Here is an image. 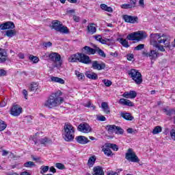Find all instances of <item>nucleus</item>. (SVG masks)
Wrapping results in <instances>:
<instances>
[{
    "instance_id": "1",
    "label": "nucleus",
    "mask_w": 175,
    "mask_h": 175,
    "mask_svg": "<svg viewBox=\"0 0 175 175\" xmlns=\"http://www.w3.org/2000/svg\"><path fill=\"white\" fill-rule=\"evenodd\" d=\"M150 43L151 46H158V44H163L165 47H170V36L163 33L151 34Z\"/></svg>"
},
{
    "instance_id": "2",
    "label": "nucleus",
    "mask_w": 175,
    "mask_h": 175,
    "mask_svg": "<svg viewBox=\"0 0 175 175\" xmlns=\"http://www.w3.org/2000/svg\"><path fill=\"white\" fill-rule=\"evenodd\" d=\"M62 92L57 91L54 94H52L47 100L44 103V106L48 107V109H53L59 106L62 103H64V98L61 97Z\"/></svg>"
},
{
    "instance_id": "15",
    "label": "nucleus",
    "mask_w": 175,
    "mask_h": 175,
    "mask_svg": "<svg viewBox=\"0 0 175 175\" xmlns=\"http://www.w3.org/2000/svg\"><path fill=\"white\" fill-rule=\"evenodd\" d=\"M122 96L126 99H135L137 96V93L136 91L131 90L130 92H125Z\"/></svg>"
},
{
    "instance_id": "42",
    "label": "nucleus",
    "mask_w": 175,
    "mask_h": 175,
    "mask_svg": "<svg viewBox=\"0 0 175 175\" xmlns=\"http://www.w3.org/2000/svg\"><path fill=\"white\" fill-rule=\"evenodd\" d=\"M40 169H41L40 174H44V173H47V172H49V167L47 165H42L41 166Z\"/></svg>"
},
{
    "instance_id": "21",
    "label": "nucleus",
    "mask_w": 175,
    "mask_h": 175,
    "mask_svg": "<svg viewBox=\"0 0 175 175\" xmlns=\"http://www.w3.org/2000/svg\"><path fill=\"white\" fill-rule=\"evenodd\" d=\"M118 103L119 105H122V106H129V107L133 106V103L125 98H120L119 100Z\"/></svg>"
},
{
    "instance_id": "60",
    "label": "nucleus",
    "mask_w": 175,
    "mask_h": 175,
    "mask_svg": "<svg viewBox=\"0 0 175 175\" xmlns=\"http://www.w3.org/2000/svg\"><path fill=\"white\" fill-rule=\"evenodd\" d=\"M73 19L74 21H76V23H79V21H80V18L79 16H74Z\"/></svg>"
},
{
    "instance_id": "6",
    "label": "nucleus",
    "mask_w": 175,
    "mask_h": 175,
    "mask_svg": "<svg viewBox=\"0 0 175 175\" xmlns=\"http://www.w3.org/2000/svg\"><path fill=\"white\" fill-rule=\"evenodd\" d=\"M147 38V33L144 31H138L129 34L126 37L128 40H136L137 42H140L143 39Z\"/></svg>"
},
{
    "instance_id": "39",
    "label": "nucleus",
    "mask_w": 175,
    "mask_h": 175,
    "mask_svg": "<svg viewBox=\"0 0 175 175\" xmlns=\"http://www.w3.org/2000/svg\"><path fill=\"white\" fill-rule=\"evenodd\" d=\"M6 36L8 38H13L16 35V30L10 29L5 32Z\"/></svg>"
},
{
    "instance_id": "23",
    "label": "nucleus",
    "mask_w": 175,
    "mask_h": 175,
    "mask_svg": "<svg viewBox=\"0 0 175 175\" xmlns=\"http://www.w3.org/2000/svg\"><path fill=\"white\" fill-rule=\"evenodd\" d=\"M82 52L84 53V54H88L89 55H91V54H94L95 53V49L85 46L82 49Z\"/></svg>"
},
{
    "instance_id": "40",
    "label": "nucleus",
    "mask_w": 175,
    "mask_h": 175,
    "mask_svg": "<svg viewBox=\"0 0 175 175\" xmlns=\"http://www.w3.org/2000/svg\"><path fill=\"white\" fill-rule=\"evenodd\" d=\"M105 146L112 148L113 151H118V146L114 144H105Z\"/></svg>"
},
{
    "instance_id": "56",
    "label": "nucleus",
    "mask_w": 175,
    "mask_h": 175,
    "mask_svg": "<svg viewBox=\"0 0 175 175\" xmlns=\"http://www.w3.org/2000/svg\"><path fill=\"white\" fill-rule=\"evenodd\" d=\"M8 72L3 69H0V76H5Z\"/></svg>"
},
{
    "instance_id": "43",
    "label": "nucleus",
    "mask_w": 175,
    "mask_h": 175,
    "mask_svg": "<svg viewBox=\"0 0 175 175\" xmlns=\"http://www.w3.org/2000/svg\"><path fill=\"white\" fill-rule=\"evenodd\" d=\"M116 135H124V129L120 126H116V130L115 131Z\"/></svg>"
},
{
    "instance_id": "13",
    "label": "nucleus",
    "mask_w": 175,
    "mask_h": 175,
    "mask_svg": "<svg viewBox=\"0 0 175 175\" xmlns=\"http://www.w3.org/2000/svg\"><path fill=\"white\" fill-rule=\"evenodd\" d=\"M92 68L95 70H103L106 68V64L103 62L98 63V61H93L92 62Z\"/></svg>"
},
{
    "instance_id": "52",
    "label": "nucleus",
    "mask_w": 175,
    "mask_h": 175,
    "mask_svg": "<svg viewBox=\"0 0 175 175\" xmlns=\"http://www.w3.org/2000/svg\"><path fill=\"white\" fill-rule=\"evenodd\" d=\"M143 49H144V44H140L135 48V50L140 51L143 50Z\"/></svg>"
},
{
    "instance_id": "3",
    "label": "nucleus",
    "mask_w": 175,
    "mask_h": 175,
    "mask_svg": "<svg viewBox=\"0 0 175 175\" xmlns=\"http://www.w3.org/2000/svg\"><path fill=\"white\" fill-rule=\"evenodd\" d=\"M68 62H81L82 64H91V59L87 55L77 53L68 57Z\"/></svg>"
},
{
    "instance_id": "34",
    "label": "nucleus",
    "mask_w": 175,
    "mask_h": 175,
    "mask_svg": "<svg viewBox=\"0 0 175 175\" xmlns=\"http://www.w3.org/2000/svg\"><path fill=\"white\" fill-rule=\"evenodd\" d=\"M107 129L109 133H116V131L117 129V126L113 125H108L107 126Z\"/></svg>"
},
{
    "instance_id": "32",
    "label": "nucleus",
    "mask_w": 175,
    "mask_h": 175,
    "mask_svg": "<svg viewBox=\"0 0 175 175\" xmlns=\"http://www.w3.org/2000/svg\"><path fill=\"white\" fill-rule=\"evenodd\" d=\"M100 8L102 9V10H105L109 13H111L113 12V8H111V7L107 6L106 4H100Z\"/></svg>"
},
{
    "instance_id": "36",
    "label": "nucleus",
    "mask_w": 175,
    "mask_h": 175,
    "mask_svg": "<svg viewBox=\"0 0 175 175\" xmlns=\"http://www.w3.org/2000/svg\"><path fill=\"white\" fill-rule=\"evenodd\" d=\"M94 38L96 40L100 42V43H102V44H106L107 42V40L103 38L102 36L100 35L95 36Z\"/></svg>"
},
{
    "instance_id": "16",
    "label": "nucleus",
    "mask_w": 175,
    "mask_h": 175,
    "mask_svg": "<svg viewBox=\"0 0 175 175\" xmlns=\"http://www.w3.org/2000/svg\"><path fill=\"white\" fill-rule=\"evenodd\" d=\"M8 59V53L5 49L0 48V64L6 62Z\"/></svg>"
},
{
    "instance_id": "12",
    "label": "nucleus",
    "mask_w": 175,
    "mask_h": 175,
    "mask_svg": "<svg viewBox=\"0 0 175 175\" xmlns=\"http://www.w3.org/2000/svg\"><path fill=\"white\" fill-rule=\"evenodd\" d=\"M39 135V133H37L35 136L31 137L30 138L31 140H33L35 143V144H46V143H49L50 140L47 139V137L41 138L40 139L38 140V136Z\"/></svg>"
},
{
    "instance_id": "48",
    "label": "nucleus",
    "mask_w": 175,
    "mask_h": 175,
    "mask_svg": "<svg viewBox=\"0 0 175 175\" xmlns=\"http://www.w3.org/2000/svg\"><path fill=\"white\" fill-rule=\"evenodd\" d=\"M42 46L45 49H49V47H51L53 46V43H51V42H43Z\"/></svg>"
},
{
    "instance_id": "25",
    "label": "nucleus",
    "mask_w": 175,
    "mask_h": 175,
    "mask_svg": "<svg viewBox=\"0 0 175 175\" xmlns=\"http://www.w3.org/2000/svg\"><path fill=\"white\" fill-rule=\"evenodd\" d=\"M85 76L88 79H90L91 80H97L98 79V75L95 72L87 71L85 72Z\"/></svg>"
},
{
    "instance_id": "26",
    "label": "nucleus",
    "mask_w": 175,
    "mask_h": 175,
    "mask_svg": "<svg viewBox=\"0 0 175 175\" xmlns=\"http://www.w3.org/2000/svg\"><path fill=\"white\" fill-rule=\"evenodd\" d=\"M136 6V2L132 1L131 3L122 4L120 5L121 9H132Z\"/></svg>"
},
{
    "instance_id": "47",
    "label": "nucleus",
    "mask_w": 175,
    "mask_h": 175,
    "mask_svg": "<svg viewBox=\"0 0 175 175\" xmlns=\"http://www.w3.org/2000/svg\"><path fill=\"white\" fill-rule=\"evenodd\" d=\"M55 167H57V169H59L60 170H64V169H65V165L61 163H57L55 164Z\"/></svg>"
},
{
    "instance_id": "63",
    "label": "nucleus",
    "mask_w": 175,
    "mask_h": 175,
    "mask_svg": "<svg viewBox=\"0 0 175 175\" xmlns=\"http://www.w3.org/2000/svg\"><path fill=\"white\" fill-rule=\"evenodd\" d=\"M49 171L51 172L52 173H56L57 170H55L54 167H51L49 168Z\"/></svg>"
},
{
    "instance_id": "30",
    "label": "nucleus",
    "mask_w": 175,
    "mask_h": 175,
    "mask_svg": "<svg viewBox=\"0 0 175 175\" xmlns=\"http://www.w3.org/2000/svg\"><path fill=\"white\" fill-rule=\"evenodd\" d=\"M57 32H60V33H69V29H68V27L64 26V25H62L59 27V29L57 30Z\"/></svg>"
},
{
    "instance_id": "35",
    "label": "nucleus",
    "mask_w": 175,
    "mask_h": 175,
    "mask_svg": "<svg viewBox=\"0 0 175 175\" xmlns=\"http://www.w3.org/2000/svg\"><path fill=\"white\" fill-rule=\"evenodd\" d=\"M75 74L79 81L84 80L85 79V76L83 73L80 72V71L75 70Z\"/></svg>"
},
{
    "instance_id": "9",
    "label": "nucleus",
    "mask_w": 175,
    "mask_h": 175,
    "mask_svg": "<svg viewBox=\"0 0 175 175\" xmlns=\"http://www.w3.org/2000/svg\"><path fill=\"white\" fill-rule=\"evenodd\" d=\"M126 159L127 161H129V162H135L137 163L139 162V157L136 155L135 152L132 149H129L128 152L126 153Z\"/></svg>"
},
{
    "instance_id": "55",
    "label": "nucleus",
    "mask_w": 175,
    "mask_h": 175,
    "mask_svg": "<svg viewBox=\"0 0 175 175\" xmlns=\"http://www.w3.org/2000/svg\"><path fill=\"white\" fill-rule=\"evenodd\" d=\"M126 57H127L128 61H133V58H134L133 54L130 53V54L127 55Z\"/></svg>"
},
{
    "instance_id": "10",
    "label": "nucleus",
    "mask_w": 175,
    "mask_h": 175,
    "mask_svg": "<svg viewBox=\"0 0 175 175\" xmlns=\"http://www.w3.org/2000/svg\"><path fill=\"white\" fill-rule=\"evenodd\" d=\"M77 130L79 132H81L82 133H90L91 132L92 129L90 125L87 123L80 124L78 127Z\"/></svg>"
},
{
    "instance_id": "28",
    "label": "nucleus",
    "mask_w": 175,
    "mask_h": 175,
    "mask_svg": "<svg viewBox=\"0 0 175 175\" xmlns=\"http://www.w3.org/2000/svg\"><path fill=\"white\" fill-rule=\"evenodd\" d=\"M102 151L104 152L105 155H107V157H110V155L112 154L111 150H110V147L107 146L106 144L103 146Z\"/></svg>"
},
{
    "instance_id": "20",
    "label": "nucleus",
    "mask_w": 175,
    "mask_h": 175,
    "mask_svg": "<svg viewBox=\"0 0 175 175\" xmlns=\"http://www.w3.org/2000/svg\"><path fill=\"white\" fill-rule=\"evenodd\" d=\"M49 81L52 83H58L59 84H65V80L58 77H51Z\"/></svg>"
},
{
    "instance_id": "7",
    "label": "nucleus",
    "mask_w": 175,
    "mask_h": 175,
    "mask_svg": "<svg viewBox=\"0 0 175 175\" xmlns=\"http://www.w3.org/2000/svg\"><path fill=\"white\" fill-rule=\"evenodd\" d=\"M143 55L144 57L149 58L151 61V64H154L158 59V57H161L162 54L157 52L155 50H150L149 52H144Z\"/></svg>"
},
{
    "instance_id": "59",
    "label": "nucleus",
    "mask_w": 175,
    "mask_h": 175,
    "mask_svg": "<svg viewBox=\"0 0 175 175\" xmlns=\"http://www.w3.org/2000/svg\"><path fill=\"white\" fill-rule=\"evenodd\" d=\"M107 175H118V173L114 172V171H111L107 173Z\"/></svg>"
},
{
    "instance_id": "5",
    "label": "nucleus",
    "mask_w": 175,
    "mask_h": 175,
    "mask_svg": "<svg viewBox=\"0 0 175 175\" xmlns=\"http://www.w3.org/2000/svg\"><path fill=\"white\" fill-rule=\"evenodd\" d=\"M129 76L135 81V84L138 85L143 83V77H142V73L136 69H131L128 71Z\"/></svg>"
},
{
    "instance_id": "14",
    "label": "nucleus",
    "mask_w": 175,
    "mask_h": 175,
    "mask_svg": "<svg viewBox=\"0 0 175 175\" xmlns=\"http://www.w3.org/2000/svg\"><path fill=\"white\" fill-rule=\"evenodd\" d=\"M21 113H23V108L20 105H14L11 109V114L14 117L20 116Z\"/></svg>"
},
{
    "instance_id": "54",
    "label": "nucleus",
    "mask_w": 175,
    "mask_h": 175,
    "mask_svg": "<svg viewBox=\"0 0 175 175\" xmlns=\"http://www.w3.org/2000/svg\"><path fill=\"white\" fill-rule=\"evenodd\" d=\"M170 136L172 140H174L175 142V130L174 129H172L170 131Z\"/></svg>"
},
{
    "instance_id": "8",
    "label": "nucleus",
    "mask_w": 175,
    "mask_h": 175,
    "mask_svg": "<svg viewBox=\"0 0 175 175\" xmlns=\"http://www.w3.org/2000/svg\"><path fill=\"white\" fill-rule=\"evenodd\" d=\"M46 55H49V59L51 61H53V62H57V64L56 65L57 68H59V66L62 65V63L61 62V55L57 53H51V54L46 53Z\"/></svg>"
},
{
    "instance_id": "44",
    "label": "nucleus",
    "mask_w": 175,
    "mask_h": 175,
    "mask_svg": "<svg viewBox=\"0 0 175 175\" xmlns=\"http://www.w3.org/2000/svg\"><path fill=\"white\" fill-rule=\"evenodd\" d=\"M6 123L3 122V120H0V132H2V131H5L6 129Z\"/></svg>"
},
{
    "instance_id": "27",
    "label": "nucleus",
    "mask_w": 175,
    "mask_h": 175,
    "mask_svg": "<svg viewBox=\"0 0 175 175\" xmlns=\"http://www.w3.org/2000/svg\"><path fill=\"white\" fill-rule=\"evenodd\" d=\"M62 25V23L59 21H54L52 22V28L58 32V30Z\"/></svg>"
},
{
    "instance_id": "29",
    "label": "nucleus",
    "mask_w": 175,
    "mask_h": 175,
    "mask_svg": "<svg viewBox=\"0 0 175 175\" xmlns=\"http://www.w3.org/2000/svg\"><path fill=\"white\" fill-rule=\"evenodd\" d=\"M96 161V157L95 156L90 157L88 159V166H89V167H92L94 165H95Z\"/></svg>"
},
{
    "instance_id": "18",
    "label": "nucleus",
    "mask_w": 175,
    "mask_h": 175,
    "mask_svg": "<svg viewBox=\"0 0 175 175\" xmlns=\"http://www.w3.org/2000/svg\"><path fill=\"white\" fill-rule=\"evenodd\" d=\"M75 140L79 144H87V143H90V140L88 138H87L85 136L83 135H79L75 137Z\"/></svg>"
},
{
    "instance_id": "41",
    "label": "nucleus",
    "mask_w": 175,
    "mask_h": 175,
    "mask_svg": "<svg viewBox=\"0 0 175 175\" xmlns=\"http://www.w3.org/2000/svg\"><path fill=\"white\" fill-rule=\"evenodd\" d=\"M29 59H30V61H32V62H33V64H38V62H39V57H38L36 56L30 55L29 57Z\"/></svg>"
},
{
    "instance_id": "58",
    "label": "nucleus",
    "mask_w": 175,
    "mask_h": 175,
    "mask_svg": "<svg viewBox=\"0 0 175 175\" xmlns=\"http://www.w3.org/2000/svg\"><path fill=\"white\" fill-rule=\"evenodd\" d=\"M23 94L25 98L26 99H27V98H28V92L27 91V90H23Z\"/></svg>"
},
{
    "instance_id": "45",
    "label": "nucleus",
    "mask_w": 175,
    "mask_h": 175,
    "mask_svg": "<svg viewBox=\"0 0 175 175\" xmlns=\"http://www.w3.org/2000/svg\"><path fill=\"white\" fill-rule=\"evenodd\" d=\"M24 166L25 167H32L33 166H35V163L32 161H28L25 163Z\"/></svg>"
},
{
    "instance_id": "62",
    "label": "nucleus",
    "mask_w": 175,
    "mask_h": 175,
    "mask_svg": "<svg viewBox=\"0 0 175 175\" xmlns=\"http://www.w3.org/2000/svg\"><path fill=\"white\" fill-rule=\"evenodd\" d=\"M18 58H20V59H24V58H25V56H24V53H19L18 55Z\"/></svg>"
},
{
    "instance_id": "50",
    "label": "nucleus",
    "mask_w": 175,
    "mask_h": 175,
    "mask_svg": "<svg viewBox=\"0 0 175 175\" xmlns=\"http://www.w3.org/2000/svg\"><path fill=\"white\" fill-rule=\"evenodd\" d=\"M153 47H156V49H158V50H159V51H165V47L162 45H159V44H157V46H153Z\"/></svg>"
},
{
    "instance_id": "57",
    "label": "nucleus",
    "mask_w": 175,
    "mask_h": 175,
    "mask_svg": "<svg viewBox=\"0 0 175 175\" xmlns=\"http://www.w3.org/2000/svg\"><path fill=\"white\" fill-rule=\"evenodd\" d=\"M98 54H99V55H100V57H103L104 58L106 57L105 52H103V51H102L100 49L98 51Z\"/></svg>"
},
{
    "instance_id": "53",
    "label": "nucleus",
    "mask_w": 175,
    "mask_h": 175,
    "mask_svg": "<svg viewBox=\"0 0 175 175\" xmlns=\"http://www.w3.org/2000/svg\"><path fill=\"white\" fill-rule=\"evenodd\" d=\"M96 120L98 121H106V118L103 116H98Z\"/></svg>"
},
{
    "instance_id": "33",
    "label": "nucleus",
    "mask_w": 175,
    "mask_h": 175,
    "mask_svg": "<svg viewBox=\"0 0 175 175\" xmlns=\"http://www.w3.org/2000/svg\"><path fill=\"white\" fill-rule=\"evenodd\" d=\"M121 117L124 118V120H127L129 121H132V120H133V117H132V116H131V113H129L122 112Z\"/></svg>"
},
{
    "instance_id": "19",
    "label": "nucleus",
    "mask_w": 175,
    "mask_h": 175,
    "mask_svg": "<svg viewBox=\"0 0 175 175\" xmlns=\"http://www.w3.org/2000/svg\"><path fill=\"white\" fill-rule=\"evenodd\" d=\"M87 31L88 33L94 35L96 32V25L95 23H90L87 27Z\"/></svg>"
},
{
    "instance_id": "61",
    "label": "nucleus",
    "mask_w": 175,
    "mask_h": 175,
    "mask_svg": "<svg viewBox=\"0 0 175 175\" xmlns=\"http://www.w3.org/2000/svg\"><path fill=\"white\" fill-rule=\"evenodd\" d=\"M139 3L141 8H144V0H139Z\"/></svg>"
},
{
    "instance_id": "46",
    "label": "nucleus",
    "mask_w": 175,
    "mask_h": 175,
    "mask_svg": "<svg viewBox=\"0 0 175 175\" xmlns=\"http://www.w3.org/2000/svg\"><path fill=\"white\" fill-rule=\"evenodd\" d=\"M85 107H89L92 109V110H95V106L92 105L90 101L88 102L87 103L84 104Z\"/></svg>"
},
{
    "instance_id": "49",
    "label": "nucleus",
    "mask_w": 175,
    "mask_h": 175,
    "mask_svg": "<svg viewBox=\"0 0 175 175\" xmlns=\"http://www.w3.org/2000/svg\"><path fill=\"white\" fill-rule=\"evenodd\" d=\"M165 111H166L167 116H172L173 114H175V108L166 110Z\"/></svg>"
},
{
    "instance_id": "4",
    "label": "nucleus",
    "mask_w": 175,
    "mask_h": 175,
    "mask_svg": "<svg viewBox=\"0 0 175 175\" xmlns=\"http://www.w3.org/2000/svg\"><path fill=\"white\" fill-rule=\"evenodd\" d=\"M64 139L66 142H72L75 139V127L72 124L64 125Z\"/></svg>"
},
{
    "instance_id": "11",
    "label": "nucleus",
    "mask_w": 175,
    "mask_h": 175,
    "mask_svg": "<svg viewBox=\"0 0 175 175\" xmlns=\"http://www.w3.org/2000/svg\"><path fill=\"white\" fill-rule=\"evenodd\" d=\"M123 20L125 23H129L130 24H137L139 23V18L135 16L124 15Z\"/></svg>"
},
{
    "instance_id": "31",
    "label": "nucleus",
    "mask_w": 175,
    "mask_h": 175,
    "mask_svg": "<svg viewBox=\"0 0 175 175\" xmlns=\"http://www.w3.org/2000/svg\"><path fill=\"white\" fill-rule=\"evenodd\" d=\"M101 107L103 111L106 113V114H109L110 113V109H109V105L107 104V103L106 102L102 103Z\"/></svg>"
},
{
    "instance_id": "51",
    "label": "nucleus",
    "mask_w": 175,
    "mask_h": 175,
    "mask_svg": "<svg viewBox=\"0 0 175 175\" xmlns=\"http://www.w3.org/2000/svg\"><path fill=\"white\" fill-rule=\"evenodd\" d=\"M103 83H104L105 85H106V87H110V85H111V82L110 81H109V79H104L103 81Z\"/></svg>"
},
{
    "instance_id": "38",
    "label": "nucleus",
    "mask_w": 175,
    "mask_h": 175,
    "mask_svg": "<svg viewBox=\"0 0 175 175\" xmlns=\"http://www.w3.org/2000/svg\"><path fill=\"white\" fill-rule=\"evenodd\" d=\"M118 42L123 45L124 47H129V44L128 43V40L124 38H118Z\"/></svg>"
},
{
    "instance_id": "64",
    "label": "nucleus",
    "mask_w": 175,
    "mask_h": 175,
    "mask_svg": "<svg viewBox=\"0 0 175 175\" xmlns=\"http://www.w3.org/2000/svg\"><path fill=\"white\" fill-rule=\"evenodd\" d=\"M133 132H135V131H133V129L129 128L127 129L128 133H133Z\"/></svg>"
},
{
    "instance_id": "37",
    "label": "nucleus",
    "mask_w": 175,
    "mask_h": 175,
    "mask_svg": "<svg viewBox=\"0 0 175 175\" xmlns=\"http://www.w3.org/2000/svg\"><path fill=\"white\" fill-rule=\"evenodd\" d=\"M161 132H162V127L161 126H157L153 129L152 133V135H158L159 133H161Z\"/></svg>"
},
{
    "instance_id": "17",
    "label": "nucleus",
    "mask_w": 175,
    "mask_h": 175,
    "mask_svg": "<svg viewBox=\"0 0 175 175\" xmlns=\"http://www.w3.org/2000/svg\"><path fill=\"white\" fill-rule=\"evenodd\" d=\"M14 23L12 22H6L0 25V29L5 31V29H14Z\"/></svg>"
},
{
    "instance_id": "22",
    "label": "nucleus",
    "mask_w": 175,
    "mask_h": 175,
    "mask_svg": "<svg viewBox=\"0 0 175 175\" xmlns=\"http://www.w3.org/2000/svg\"><path fill=\"white\" fill-rule=\"evenodd\" d=\"M93 175H105L103 168L100 166H96L93 168Z\"/></svg>"
},
{
    "instance_id": "24",
    "label": "nucleus",
    "mask_w": 175,
    "mask_h": 175,
    "mask_svg": "<svg viewBox=\"0 0 175 175\" xmlns=\"http://www.w3.org/2000/svg\"><path fill=\"white\" fill-rule=\"evenodd\" d=\"M40 87H39V83H35L33 82L31 83L29 86V90L31 91L32 92H38L39 91Z\"/></svg>"
}]
</instances>
